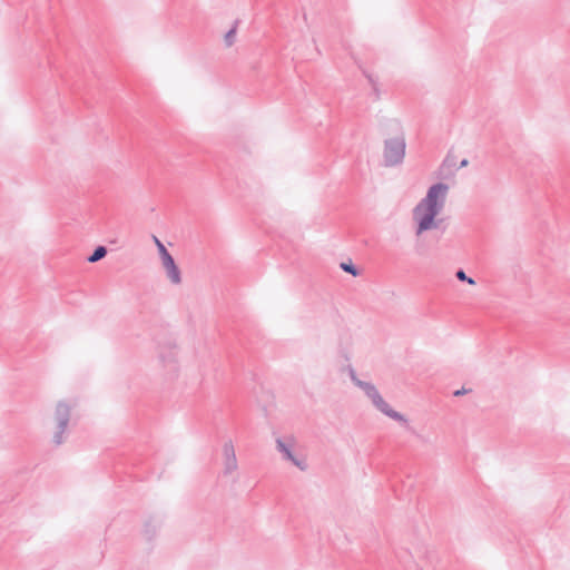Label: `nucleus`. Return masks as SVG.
<instances>
[{"instance_id": "nucleus-1", "label": "nucleus", "mask_w": 570, "mask_h": 570, "mask_svg": "<svg viewBox=\"0 0 570 570\" xmlns=\"http://www.w3.org/2000/svg\"><path fill=\"white\" fill-rule=\"evenodd\" d=\"M448 193L446 184L436 183L429 187L426 195L414 207L413 220L416 236L440 227L442 220L438 216L444 209Z\"/></svg>"}, {"instance_id": "nucleus-2", "label": "nucleus", "mask_w": 570, "mask_h": 570, "mask_svg": "<svg viewBox=\"0 0 570 570\" xmlns=\"http://www.w3.org/2000/svg\"><path fill=\"white\" fill-rule=\"evenodd\" d=\"M73 407L75 404L67 400H60L55 404L48 423L50 443L53 448H59L67 442Z\"/></svg>"}, {"instance_id": "nucleus-3", "label": "nucleus", "mask_w": 570, "mask_h": 570, "mask_svg": "<svg viewBox=\"0 0 570 570\" xmlns=\"http://www.w3.org/2000/svg\"><path fill=\"white\" fill-rule=\"evenodd\" d=\"M277 452L281 454L282 460L291 462L299 471L305 472L308 470L306 455L296 449V440L292 435L277 438L275 440Z\"/></svg>"}, {"instance_id": "nucleus-4", "label": "nucleus", "mask_w": 570, "mask_h": 570, "mask_svg": "<svg viewBox=\"0 0 570 570\" xmlns=\"http://www.w3.org/2000/svg\"><path fill=\"white\" fill-rule=\"evenodd\" d=\"M158 360L166 373L175 376L179 370V350L175 343H168L160 347Z\"/></svg>"}, {"instance_id": "nucleus-5", "label": "nucleus", "mask_w": 570, "mask_h": 570, "mask_svg": "<svg viewBox=\"0 0 570 570\" xmlns=\"http://www.w3.org/2000/svg\"><path fill=\"white\" fill-rule=\"evenodd\" d=\"M223 455H224V473L226 475L232 474L238 468L235 448H234L232 440H227L224 442Z\"/></svg>"}, {"instance_id": "nucleus-6", "label": "nucleus", "mask_w": 570, "mask_h": 570, "mask_svg": "<svg viewBox=\"0 0 570 570\" xmlns=\"http://www.w3.org/2000/svg\"><path fill=\"white\" fill-rule=\"evenodd\" d=\"M163 267L166 272V276L168 279L175 284L178 285L181 283V274L176 265L174 257L170 254H164V257H160Z\"/></svg>"}, {"instance_id": "nucleus-7", "label": "nucleus", "mask_w": 570, "mask_h": 570, "mask_svg": "<svg viewBox=\"0 0 570 570\" xmlns=\"http://www.w3.org/2000/svg\"><path fill=\"white\" fill-rule=\"evenodd\" d=\"M367 399L377 411L389 417H392V406L382 397L377 389L374 390Z\"/></svg>"}, {"instance_id": "nucleus-8", "label": "nucleus", "mask_w": 570, "mask_h": 570, "mask_svg": "<svg viewBox=\"0 0 570 570\" xmlns=\"http://www.w3.org/2000/svg\"><path fill=\"white\" fill-rule=\"evenodd\" d=\"M347 373L353 384L360 389L366 397L376 390V386L372 382L360 379L353 367H348Z\"/></svg>"}, {"instance_id": "nucleus-9", "label": "nucleus", "mask_w": 570, "mask_h": 570, "mask_svg": "<svg viewBox=\"0 0 570 570\" xmlns=\"http://www.w3.org/2000/svg\"><path fill=\"white\" fill-rule=\"evenodd\" d=\"M406 142L404 135L394 137V166L402 164L405 157Z\"/></svg>"}, {"instance_id": "nucleus-10", "label": "nucleus", "mask_w": 570, "mask_h": 570, "mask_svg": "<svg viewBox=\"0 0 570 570\" xmlns=\"http://www.w3.org/2000/svg\"><path fill=\"white\" fill-rule=\"evenodd\" d=\"M394 421L399 422L400 426H401L405 432H409V433H411V434H414V435H416L417 438H420L422 441H424V442H425V439L421 438V436L416 433V431H415V429H414L413 424H412V423H411V422H410L405 416H403L402 414H400V413H399V412H396V411H394Z\"/></svg>"}, {"instance_id": "nucleus-11", "label": "nucleus", "mask_w": 570, "mask_h": 570, "mask_svg": "<svg viewBox=\"0 0 570 570\" xmlns=\"http://www.w3.org/2000/svg\"><path fill=\"white\" fill-rule=\"evenodd\" d=\"M107 255V248L105 246H98L94 253L88 257V262L96 263L102 259Z\"/></svg>"}, {"instance_id": "nucleus-12", "label": "nucleus", "mask_w": 570, "mask_h": 570, "mask_svg": "<svg viewBox=\"0 0 570 570\" xmlns=\"http://www.w3.org/2000/svg\"><path fill=\"white\" fill-rule=\"evenodd\" d=\"M236 31H237V21L235 22L234 27L224 37L226 47H230L234 45L235 38H236Z\"/></svg>"}, {"instance_id": "nucleus-13", "label": "nucleus", "mask_w": 570, "mask_h": 570, "mask_svg": "<svg viewBox=\"0 0 570 570\" xmlns=\"http://www.w3.org/2000/svg\"><path fill=\"white\" fill-rule=\"evenodd\" d=\"M340 266H341V268H342L344 272H346V273H348V274H351V275H353V276H357V275H358V269H357V268H356V267H355L351 262H347V263H345V262H344V263H341V265H340Z\"/></svg>"}, {"instance_id": "nucleus-14", "label": "nucleus", "mask_w": 570, "mask_h": 570, "mask_svg": "<svg viewBox=\"0 0 570 570\" xmlns=\"http://www.w3.org/2000/svg\"><path fill=\"white\" fill-rule=\"evenodd\" d=\"M455 277L461 282H466L470 285H475V281L472 277H469L463 269H458L455 273Z\"/></svg>"}, {"instance_id": "nucleus-15", "label": "nucleus", "mask_w": 570, "mask_h": 570, "mask_svg": "<svg viewBox=\"0 0 570 570\" xmlns=\"http://www.w3.org/2000/svg\"><path fill=\"white\" fill-rule=\"evenodd\" d=\"M390 149H391V141L385 140L384 163H385V166H387V167L392 165V160L390 158Z\"/></svg>"}, {"instance_id": "nucleus-16", "label": "nucleus", "mask_w": 570, "mask_h": 570, "mask_svg": "<svg viewBox=\"0 0 570 570\" xmlns=\"http://www.w3.org/2000/svg\"><path fill=\"white\" fill-rule=\"evenodd\" d=\"M154 239H155V243H156V245H157V247H158V252H159V256H160V257H164V254H165V255H166V254H170V253L167 250V248L165 247V245H164V244H163V243H161L157 237H154Z\"/></svg>"}, {"instance_id": "nucleus-17", "label": "nucleus", "mask_w": 570, "mask_h": 570, "mask_svg": "<svg viewBox=\"0 0 570 570\" xmlns=\"http://www.w3.org/2000/svg\"><path fill=\"white\" fill-rule=\"evenodd\" d=\"M466 393H468V390H466V389H464V387H462V389L456 390V391L454 392V396H461V395H464V394H466Z\"/></svg>"}, {"instance_id": "nucleus-18", "label": "nucleus", "mask_w": 570, "mask_h": 570, "mask_svg": "<svg viewBox=\"0 0 570 570\" xmlns=\"http://www.w3.org/2000/svg\"><path fill=\"white\" fill-rule=\"evenodd\" d=\"M468 165V160L466 159H463L460 164L461 167H465Z\"/></svg>"}, {"instance_id": "nucleus-19", "label": "nucleus", "mask_w": 570, "mask_h": 570, "mask_svg": "<svg viewBox=\"0 0 570 570\" xmlns=\"http://www.w3.org/2000/svg\"><path fill=\"white\" fill-rule=\"evenodd\" d=\"M370 81L373 83V88H374V90L376 91L377 89H376L375 83L373 82V78H371V77H370Z\"/></svg>"}]
</instances>
